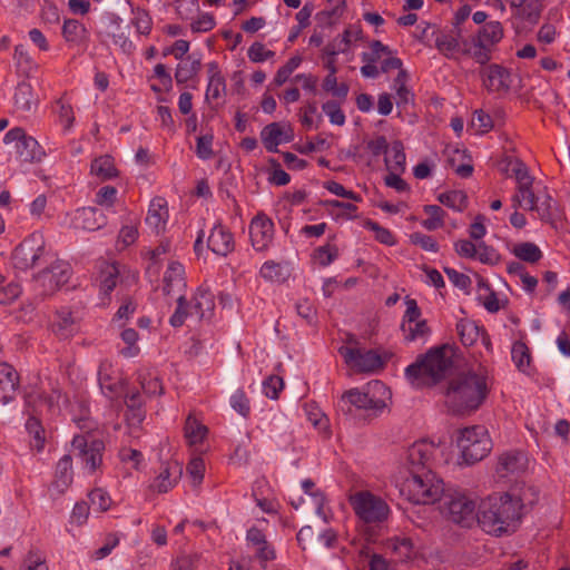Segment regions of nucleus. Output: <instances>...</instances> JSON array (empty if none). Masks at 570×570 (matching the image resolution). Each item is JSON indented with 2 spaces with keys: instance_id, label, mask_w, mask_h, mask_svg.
Instances as JSON below:
<instances>
[{
  "instance_id": "603ef678",
  "label": "nucleus",
  "mask_w": 570,
  "mask_h": 570,
  "mask_svg": "<svg viewBox=\"0 0 570 570\" xmlns=\"http://www.w3.org/2000/svg\"><path fill=\"white\" fill-rule=\"evenodd\" d=\"M499 169L502 174H504L508 177H515L517 178V171L521 169V171H529L525 164L512 156H504L499 163H498Z\"/></svg>"
},
{
  "instance_id": "a19ab883",
  "label": "nucleus",
  "mask_w": 570,
  "mask_h": 570,
  "mask_svg": "<svg viewBox=\"0 0 570 570\" xmlns=\"http://www.w3.org/2000/svg\"><path fill=\"white\" fill-rule=\"evenodd\" d=\"M512 253L519 259L530 264H534L542 258V252L540 250V248L535 244L530 242H524L514 245Z\"/></svg>"
},
{
  "instance_id": "b1692460",
  "label": "nucleus",
  "mask_w": 570,
  "mask_h": 570,
  "mask_svg": "<svg viewBox=\"0 0 570 570\" xmlns=\"http://www.w3.org/2000/svg\"><path fill=\"white\" fill-rule=\"evenodd\" d=\"M168 218L167 202L163 197H156L150 202L149 209L146 216V225L150 228L151 233L159 235L164 230Z\"/></svg>"
},
{
  "instance_id": "0e129e2a",
  "label": "nucleus",
  "mask_w": 570,
  "mask_h": 570,
  "mask_svg": "<svg viewBox=\"0 0 570 570\" xmlns=\"http://www.w3.org/2000/svg\"><path fill=\"white\" fill-rule=\"evenodd\" d=\"M410 239L412 244L420 246L424 250L433 253H436L439 250V244L430 235L416 232L410 235Z\"/></svg>"
},
{
  "instance_id": "f3484780",
  "label": "nucleus",
  "mask_w": 570,
  "mask_h": 570,
  "mask_svg": "<svg viewBox=\"0 0 570 570\" xmlns=\"http://www.w3.org/2000/svg\"><path fill=\"white\" fill-rule=\"evenodd\" d=\"M249 236L256 250H266L274 237V223L264 213H258L250 222Z\"/></svg>"
},
{
  "instance_id": "49530a36",
  "label": "nucleus",
  "mask_w": 570,
  "mask_h": 570,
  "mask_svg": "<svg viewBox=\"0 0 570 570\" xmlns=\"http://www.w3.org/2000/svg\"><path fill=\"white\" fill-rule=\"evenodd\" d=\"M407 72L405 70H400L396 78L394 79V87L396 89V105L397 107L402 105H407L410 101L413 100L414 95L411 92V90L406 86L407 81Z\"/></svg>"
},
{
  "instance_id": "f03ea898",
  "label": "nucleus",
  "mask_w": 570,
  "mask_h": 570,
  "mask_svg": "<svg viewBox=\"0 0 570 570\" xmlns=\"http://www.w3.org/2000/svg\"><path fill=\"white\" fill-rule=\"evenodd\" d=\"M454 348L450 344L431 347L405 370L416 387H432L444 381L453 367Z\"/></svg>"
},
{
  "instance_id": "393cba45",
  "label": "nucleus",
  "mask_w": 570,
  "mask_h": 570,
  "mask_svg": "<svg viewBox=\"0 0 570 570\" xmlns=\"http://www.w3.org/2000/svg\"><path fill=\"white\" fill-rule=\"evenodd\" d=\"M106 215L95 207H83L76 212L75 224L83 230L95 232L106 225Z\"/></svg>"
},
{
  "instance_id": "774afa93",
  "label": "nucleus",
  "mask_w": 570,
  "mask_h": 570,
  "mask_svg": "<svg viewBox=\"0 0 570 570\" xmlns=\"http://www.w3.org/2000/svg\"><path fill=\"white\" fill-rule=\"evenodd\" d=\"M138 379L142 392H163L164 390L160 380L153 373H140Z\"/></svg>"
},
{
  "instance_id": "6ab92c4d",
  "label": "nucleus",
  "mask_w": 570,
  "mask_h": 570,
  "mask_svg": "<svg viewBox=\"0 0 570 570\" xmlns=\"http://www.w3.org/2000/svg\"><path fill=\"white\" fill-rule=\"evenodd\" d=\"M517 193L512 197L513 207H521L525 210L537 209V196L532 189L533 177L529 171H517Z\"/></svg>"
},
{
  "instance_id": "4468645a",
  "label": "nucleus",
  "mask_w": 570,
  "mask_h": 570,
  "mask_svg": "<svg viewBox=\"0 0 570 570\" xmlns=\"http://www.w3.org/2000/svg\"><path fill=\"white\" fill-rule=\"evenodd\" d=\"M337 406L351 414L353 410H364L370 415H376L386 407V400L377 399L376 394H341Z\"/></svg>"
},
{
  "instance_id": "c85d7f7f",
  "label": "nucleus",
  "mask_w": 570,
  "mask_h": 570,
  "mask_svg": "<svg viewBox=\"0 0 570 570\" xmlns=\"http://www.w3.org/2000/svg\"><path fill=\"white\" fill-rule=\"evenodd\" d=\"M55 476V488L59 493H63L73 478L71 454H66L58 461Z\"/></svg>"
},
{
  "instance_id": "7ed1b4c3",
  "label": "nucleus",
  "mask_w": 570,
  "mask_h": 570,
  "mask_svg": "<svg viewBox=\"0 0 570 570\" xmlns=\"http://www.w3.org/2000/svg\"><path fill=\"white\" fill-rule=\"evenodd\" d=\"M80 414L73 416V421L80 430L81 434H76L71 441V453L80 460L82 469L87 473H94L102 463V454L105 443L96 438L90 431L95 424L89 419V409L83 401H79Z\"/></svg>"
},
{
  "instance_id": "2f4dec72",
  "label": "nucleus",
  "mask_w": 570,
  "mask_h": 570,
  "mask_svg": "<svg viewBox=\"0 0 570 570\" xmlns=\"http://www.w3.org/2000/svg\"><path fill=\"white\" fill-rule=\"evenodd\" d=\"M262 141L268 151L276 153L277 146L283 141H288L291 136H284V131L278 122H272L265 126L261 132Z\"/></svg>"
},
{
  "instance_id": "ea45409f",
  "label": "nucleus",
  "mask_w": 570,
  "mask_h": 570,
  "mask_svg": "<svg viewBox=\"0 0 570 570\" xmlns=\"http://www.w3.org/2000/svg\"><path fill=\"white\" fill-rule=\"evenodd\" d=\"M301 487L303 492L312 498L317 517L322 518L325 522H328L327 514L324 511V494L320 490L315 489V483L311 479L303 480Z\"/></svg>"
},
{
  "instance_id": "5701e85b",
  "label": "nucleus",
  "mask_w": 570,
  "mask_h": 570,
  "mask_svg": "<svg viewBox=\"0 0 570 570\" xmlns=\"http://www.w3.org/2000/svg\"><path fill=\"white\" fill-rule=\"evenodd\" d=\"M207 247L219 256H227L235 248L233 234L223 225H215L208 236Z\"/></svg>"
},
{
  "instance_id": "6e6d98bb",
  "label": "nucleus",
  "mask_w": 570,
  "mask_h": 570,
  "mask_svg": "<svg viewBox=\"0 0 570 570\" xmlns=\"http://www.w3.org/2000/svg\"><path fill=\"white\" fill-rule=\"evenodd\" d=\"M88 498L94 511L104 512L110 507V497L102 489L92 490Z\"/></svg>"
},
{
  "instance_id": "69168bd1",
  "label": "nucleus",
  "mask_w": 570,
  "mask_h": 570,
  "mask_svg": "<svg viewBox=\"0 0 570 570\" xmlns=\"http://www.w3.org/2000/svg\"><path fill=\"white\" fill-rule=\"evenodd\" d=\"M197 564V554H181L171 561L170 570H196Z\"/></svg>"
},
{
  "instance_id": "5fc2aeb1",
  "label": "nucleus",
  "mask_w": 570,
  "mask_h": 570,
  "mask_svg": "<svg viewBox=\"0 0 570 570\" xmlns=\"http://www.w3.org/2000/svg\"><path fill=\"white\" fill-rule=\"evenodd\" d=\"M364 225L366 228L375 233V239L381 244L393 246L396 243L392 232L385 227L380 226L376 222L367 219Z\"/></svg>"
},
{
  "instance_id": "338daca9",
  "label": "nucleus",
  "mask_w": 570,
  "mask_h": 570,
  "mask_svg": "<svg viewBox=\"0 0 570 570\" xmlns=\"http://www.w3.org/2000/svg\"><path fill=\"white\" fill-rule=\"evenodd\" d=\"M275 56V52L265 48L262 42H254L248 49V58L253 62H263Z\"/></svg>"
},
{
  "instance_id": "8fccbe9b",
  "label": "nucleus",
  "mask_w": 570,
  "mask_h": 570,
  "mask_svg": "<svg viewBox=\"0 0 570 570\" xmlns=\"http://www.w3.org/2000/svg\"><path fill=\"white\" fill-rule=\"evenodd\" d=\"M456 332L460 341L465 346H471L476 341L478 327L469 320H461L456 324Z\"/></svg>"
},
{
  "instance_id": "4d7b16f0",
  "label": "nucleus",
  "mask_w": 570,
  "mask_h": 570,
  "mask_svg": "<svg viewBox=\"0 0 570 570\" xmlns=\"http://www.w3.org/2000/svg\"><path fill=\"white\" fill-rule=\"evenodd\" d=\"M476 258L483 264L495 265L500 261V255L493 247L480 242L476 244Z\"/></svg>"
},
{
  "instance_id": "052dcab7",
  "label": "nucleus",
  "mask_w": 570,
  "mask_h": 570,
  "mask_svg": "<svg viewBox=\"0 0 570 570\" xmlns=\"http://www.w3.org/2000/svg\"><path fill=\"white\" fill-rule=\"evenodd\" d=\"M138 337V333L134 328H126L121 332V338L127 344V347L121 351L125 356L138 354L139 347L136 345Z\"/></svg>"
},
{
  "instance_id": "13d9d810",
  "label": "nucleus",
  "mask_w": 570,
  "mask_h": 570,
  "mask_svg": "<svg viewBox=\"0 0 570 570\" xmlns=\"http://www.w3.org/2000/svg\"><path fill=\"white\" fill-rule=\"evenodd\" d=\"M261 275L268 281H283L285 279L284 268L279 263L267 261L261 268Z\"/></svg>"
},
{
  "instance_id": "423d86ee",
  "label": "nucleus",
  "mask_w": 570,
  "mask_h": 570,
  "mask_svg": "<svg viewBox=\"0 0 570 570\" xmlns=\"http://www.w3.org/2000/svg\"><path fill=\"white\" fill-rule=\"evenodd\" d=\"M441 513L451 522L470 528L479 521L475 501L461 491H453L443 497Z\"/></svg>"
},
{
  "instance_id": "0eeeda50",
  "label": "nucleus",
  "mask_w": 570,
  "mask_h": 570,
  "mask_svg": "<svg viewBox=\"0 0 570 570\" xmlns=\"http://www.w3.org/2000/svg\"><path fill=\"white\" fill-rule=\"evenodd\" d=\"M348 501L356 517L364 523H382L390 514L385 500L367 490L352 493Z\"/></svg>"
},
{
  "instance_id": "680f3d73",
  "label": "nucleus",
  "mask_w": 570,
  "mask_h": 570,
  "mask_svg": "<svg viewBox=\"0 0 570 570\" xmlns=\"http://www.w3.org/2000/svg\"><path fill=\"white\" fill-rule=\"evenodd\" d=\"M119 456L124 463L129 464L131 468L136 470H140L144 463V455L140 451L124 448L119 452Z\"/></svg>"
},
{
  "instance_id": "de8ad7c7",
  "label": "nucleus",
  "mask_w": 570,
  "mask_h": 570,
  "mask_svg": "<svg viewBox=\"0 0 570 570\" xmlns=\"http://www.w3.org/2000/svg\"><path fill=\"white\" fill-rule=\"evenodd\" d=\"M202 453L194 455L187 464L186 471L191 480V485L197 488L200 485L205 473V462L200 456Z\"/></svg>"
},
{
  "instance_id": "a18cd8bd",
  "label": "nucleus",
  "mask_w": 570,
  "mask_h": 570,
  "mask_svg": "<svg viewBox=\"0 0 570 570\" xmlns=\"http://www.w3.org/2000/svg\"><path fill=\"white\" fill-rule=\"evenodd\" d=\"M26 430L29 433V435L32 438L31 446L36 449L37 451H41L43 449L46 436H45V430L40 423V421L35 417L30 416L26 422Z\"/></svg>"
},
{
  "instance_id": "412c9836",
  "label": "nucleus",
  "mask_w": 570,
  "mask_h": 570,
  "mask_svg": "<svg viewBox=\"0 0 570 570\" xmlns=\"http://www.w3.org/2000/svg\"><path fill=\"white\" fill-rule=\"evenodd\" d=\"M181 474L183 469L178 462L164 463L151 483V489L158 493H167L178 483Z\"/></svg>"
},
{
  "instance_id": "e433bc0d",
  "label": "nucleus",
  "mask_w": 570,
  "mask_h": 570,
  "mask_svg": "<svg viewBox=\"0 0 570 570\" xmlns=\"http://www.w3.org/2000/svg\"><path fill=\"white\" fill-rule=\"evenodd\" d=\"M62 36L67 42L80 45L87 40V29L78 20L68 19L63 23Z\"/></svg>"
},
{
  "instance_id": "79ce46f5",
  "label": "nucleus",
  "mask_w": 570,
  "mask_h": 570,
  "mask_svg": "<svg viewBox=\"0 0 570 570\" xmlns=\"http://www.w3.org/2000/svg\"><path fill=\"white\" fill-rule=\"evenodd\" d=\"M438 200L454 210L463 212L468 206V197L462 190H451L438 196Z\"/></svg>"
},
{
  "instance_id": "c756f323",
  "label": "nucleus",
  "mask_w": 570,
  "mask_h": 570,
  "mask_svg": "<svg viewBox=\"0 0 570 570\" xmlns=\"http://www.w3.org/2000/svg\"><path fill=\"white\" fill-rule=\"evenodd\" d=\"M461 29L452 30L450 33L441 32L435 38L436 49L446 58H452L454 52L460 50Z\"/></svg>"
},
{
  "instance_id": "dca6fc26",
  "label": "nucleus",
  "mask_w": 570,
  "mask_h": 570,
  "mask_svg": "<svg viewBox=\"0 0 570 570\" xmlns=\"http://www.w3.org/2000/svg\"><path fill=\"white\" fill-rule=\"evenodd\" d=\"M49 327L59 340H68L79 332L80 321L73 315L70 307L62 306L55 311Z\"/></svg>"
},
{
  "instance_id": "39448f33",
  "label": "nucleus",
  "mask_w": 570,
  "mask_h": 570,
  "mask_svg": "<svg viewBox=\"0 0 570 570\" xmlns=\"http://www.w3.org/2000/svg\"><path fill=\"white\" fill-rule=\"evenodd\" d=\"M456 446L463 464L472 465L483 460L492 449V441L483 425L462 429L456 438Z\"/></svg>"
},
{
  "instance_id": "2eb2a0df",
  "label": "nucleus",
  "mask_w": 570,
  "mask_h": 570,
  "mask_svg": "<svg viewBox=\"0 0 570 570\" xmlns=\"http://www.w3.org/2000/svg\"><path fill=\"white\" fill-rule=\"evenodd\" d=\"M16 142L17 154L23 161L40 160L43 151L38 141L28 136L26 130L21 127L10 129L4 136V142Z\"/></svg>"
},
{
  "instance_id": "7c9ffc66",
  "label": "nucleus",
  "mask_w": 570,
  "mask_h": 570,
  "mask_svg": "<svg viewBox=\"0 0 570 570\" xmlns=\"http://www.w3.org/2000/svg\"><path fill=\"white\" fill-rule=\"evenodd\" d=\"M209 82L207 86L206 98L217 100L226 90V82L224 76L220 73L218 65L210 62L207 65Z\"/></svg>"
},
{
  "instance_id": "a211bd4d",
  "label": "nucleus",
  "mask_w": 570,
  "mask_h": 570,
  "mask_svg": "<svg viewBox=\"0 0 570 570\" xmlns=\"http://www.w3.org/2000/svg\"><path fill=\"white\" fill-rule=\"evenodd\" d=\"M487 394H445L444 404L453 415L465 416L476 411Z\"/></svg>"
},
{
  "instance_id": "bf43d9fd",
  "label": "nucleus",
  "mask_w": 570,
  "mask_h": 570,
  "mask_svg": "<svg viewBox=\"0 0 570 570\" xmlns=\"http://www.w3.org/2000/svg\"><path fill=\"white\" fill-rule=\"evenodd\" d=\"M213 140L214 136L212 134L202 135L197 138L196 155L200 159H210L214 156Z\"/></svg>"
},
{
  "instance_id": "20e7f679",
  "label": "nucleus",
  "mask_w": 570,
  "mask_h": 570,
  "mask_svg": "<svg viewBox=\"0 0 570 570\" xmlns=\"http://www.w3.org/2000/svg\"><path fill=\"white\" fill-rule=\"evenodd\" d=\"M400 493L414 504H432L444 493V484L432 469L412 471L401 484Z\"/></svg>"
},
{
  "instance_id": "f257e3e1",
  "label": "nucleus",
  "mask_w": 570,
  "mask_h": 570,
  "mask_svg": "<svg viewBox=\"0 0 570 570\" xmlns=\"http://www.w3.org/2000/svg\"><path fill=\"white\" fill-rule=\"evenodd\" d=\"M523 504L510 494H492L482 499L478 505V524L489 534L502 535L515 531Z\"/></svg>"
},
{
  "instance_id": "864d4df0",
  "label": "nucleus",
  "mask_w": 570,
  "mask_h": 570,
  "mask_svg": "<svg viewBox=\"0 0 570 570\" xmlns=\"http://www.w3.org/2000/svg\"><path fill=\"white\" fill-rule=\"evenodd\" d=\"M323 111L328 116L330 121L336 126L345 124V115L341 108V102L336 100H328L322 106Z\"/></svg>"
},
{
  "instance_id": "f704fd0d",
  "label": "nucleus",
  "mask_w": 570,
  "mask_h": 570,
  "mask_svg": "<svg viewBox=\"0 0 570 570\" xmlns=\"http://www.w3.org/2000/svg\"><path fill=\"white\" fill-rule=\"evenodd\" d=\"M119 268L115 263L104 262L100 266L99 286L104 294L109 295L117 286Z\"/></svg>"
},
{
  "instance_id": "9d476101",
  "label": "nucleus",
  "mask_w": 570,
  "mask_h": 570,
  "mask_svg": "<svg viewBox=\"0 0 570 570\" xmlns=\"http://www.w3.org/2000/svg\"><path fill=\"white\" fill-rule=\"evenodd\" d=\"M438 453L443 454L441 443L435 444L431 440H419L406 450V465L412 471H426L432 463L438 461Z\"/></svg>"
},
{
  "instance_id": "aec40b11",
  "label": "nucleus",
  "mask_w": 570,
  "mask_h": 570,
  "mask_svg": "<svg viewBox=\"0 0 570 570\" xmlns=\"http://www.w3.org/2000/svg\"><path fill=\"white\" fill-rule=\"evenodd\" d=\"M483 86L490 92H507L511 85V75L500 65H490L480 72Z\"/></svg>"
},
{
  "instance_id": "c9c22d12",
  "label": "nucleus",
  "mask_w": 570,
  "mask_h": 570,
  "mask_svg": "<svg viewBox=\"0 0 570 570\" xmlns=\"http://www.w3.org/2000/svg\"><path fill=\"white\" fill-rule=\"evenodd\" d=\"M200 69V59H191V57L188 56L185 60L178 63L175 72V79L178 83H185L196 77Z\"/></svg>"
},
{
  "instance_id": "37998d69",
  "label": "nucleus",
  "mask_w": 570,
  "mask_h": 570,
  "mask_svg": "<svg viewBox=\"0 0 570 570\" xmlns=\"http://www.w3.org/2000/svg\"><path fill=\"white\" fill-rule=\"evenodd\" d=\"M423 210L429 218L422 222V226L428 230H435L444 226L445 212L438 205H425Z\"/></svg>"
},
{
  "instance_id": "bb28decb",
  "label": "nucleus",
  "mask_w": 570,
  "mask_h": 570,
  "mask_svg": "<svg viewBox=\"0 0 570 570\" xmlns=\"http://www.w3.org/2000/svg\"><path fill=\"white\" fill-rule=\"evenodd\" d=\"M16 111L27 114L35 110L38 106V99L33 97L32 87L28 82H20L16 87L14 96Z\"/></svg>"
},
{
  "instance_id": "4be33fe9",
  "label": "nucleus",
  "mask_w": 570,
  "mask_h": 570,
  "mask_svg": "<svg viewBox=\"0 0 570 570\" xmlns=\"http://www.w3.org/2000/svg\"><path fill=\"white\" fill-rule=\"evenodd\" d=\"M185 439L195 452L204 453L207 451L205 441L207 440L208 429L193 413H190L185 422Z\"/></svg>"
},
{
  "instance_id": "9b49d317",
  "label": "nucleus",
  "mask_w": 570,
  "mask_h": 570,
  "mask_svg": "<svg viewBox=\"0 0 570 570\" xmlns=\"http://www.w3.org/2000/svg\"><path fill=\"white\" fill-rule=\"evenodd\" d=\"M46 254L45 239L39 234H32L20 243L12 253L14 268L27 271L33 268Z\"/></svg>"
},
{
  "instance_id": "6e6552de",
  "label": "nucleus",
  "mask_w": 570,
  "mask_h": 570,
  "mask_svg": "<svg viewBox=\"0 0 570 570\" xmlns=\"http://www.w3.org/2000/svg\"><path fill=\"white\" fill-rule=\"evenodd\" d=\"M502 38V24L499 21H490L479 29L471 38V47H465L462 52L470 55L478 63L487 65L492 58L494 47Z\"/></svg>"
},
{
  "instance_id": "cd10ccee",
  "label": "nucleus",
  "mask_w": 570,
  "mask_h": 570,
  "mask_svg": "<svg viewBox=\"0 0 570 570\" xmlns=\"http://www.w3.org/2000/svg\"><path fill=\"white\" fill-rule=\"evenodd\" d=\"M214 307V296L210 294V292L207 289L198 288L191 299L189 314L195 315L202 320L204 317L210 316Z\"/></svg>"
},
{
  "instance_id": "ddd939ff",
  "label": "nucleus",
  "mask_w": 570,
  "mask_h": 570,
  "mask_svg": "<svg viewBox=\"0 0 570 570\" xmlns=\"http://www.w3.org/2000/svg\"><path fill=\"white\" fill-rule=\"evenodd\" d=\"M71 267L67 262L56 261L50 267L38 273L36 279L43 294H52L69 282Z\"/></svg>"
},
{
  "instance_id": "a878e982",
  "label": "nucleus",
  "mask_w": 570,
  "mask_h": 570,
  "mask_svg": "<svg viewBox=\"0 0 570 570\" xmlns=\"http://www.w3.org/2000/svg\"><path fill=\"white\" fill-rule=\"evenodd\" d=\"M528 458L521 451L507 452L499 459L497 472L500 476L515 474L527 469Z\"/></svg>"
},
{
  "instance_id": "58836bf2",
  "label": "nucleus",
  "mask_w": 570,
  "mask_h": 570,
  "mask_svg": "<svg viewBox=\"0 0 570 570\" xmlns=\"http://www.w3.org/2000/svg\"><path fill=\"white\" fill-rule=\"evenodd\" d=\"M406 156L401 140H394L391 145V156L385 157L387 170L404 173Z\"/></svg>"
},
{
  "instance_id": "e2e57ef3",
  "label": "nucleus",
  "mask_w": 570,
  "mask_h": 570,
  "mask_svg": "<svg viewBox=\"0 0 570 570\" xmlns=\"http://www.w3.org/2000/svg\"><path fill=\"white\" fill-rule=\"evenodd\" d=\"M471 126L476 129L478 132L484 134L492 129L493 121L490 115L483 110H476L473 114Z\"/></svg>"
},
{
  "instance_id": "09e8293b",
  "label": "nucleus",
  "mask_w": 570,
  "mask_h": 570,
  "mask_svg": "<svg viewBox=\"0 0 570 570\" xmlns=\"http://www.w3.org/2000/svg\"><path fill=\"white\" fill-rule=\"evenodd\" d=\"M513 8L522 9V13L529 21H535L540 17L542 6L539 0H509Z\"/></svg>"
},
{
  "instance_id": "c03bdc74",
  "label": "nucleus",
  "mask_w": 570,
  "mask_h": 570,
  "mask_svg": "<svg viewBox=\"0 0 570 570\" xmlns=\"http://www.w3.org/2000/svg\"><path fill=\"white\" fill-rule=\"evenodd\" d=\"M19 387L18 372L8 363H0V390L16 391Z\"/></svg>"
},
{
  "instance_id": "473e14b6",
  "label": "nucleus",
  "mask_w": 570,
  "mask_h": 570,
  "mask_svg": "<svg viewBox=\"0 0 570 570\" xmlns=\"http://www.w3.org/2000/svg\"><path fill=\"white\" fill-rule=\"evenodd\" d=\"M90 171L102 181L118 176V170L115 166L114 158L109 155L96 158L91 163Z\"/></svg>"
},
{
  "instance_id": "72a5a7b5",
  "label": "nucleus",
  "mask_w": 570,
  "mask_h": 570,
  "mask_svg": "<svg viewBox=\"0 0 570 570\" xmlns=\"http://www.w3.org/2000/svg\"><path fill=\"white\" fill-rule=\"evenodd\" d=\"M164 283L163 289L166 295H169L175 288H184L186 285L184 281V266L178 262L170 263L164 276Z\"/></svg>"
},
{
  "instance_id": "f8f14e48",
  "label": "nucleus",
  "mask_w": 570,
  "mask_h": 570,
  "mask_svg": "<svg viewBox=\"0 0 570 570\" xmlns=\"http://www.w3.org/2000/svg\"><path fill=\"white\" fill-rule=\"evenodd\" d=\"M338 352L347 366L356 372H373L383 366L381 356L373 350L342 346Z\"/></svg>"
},
{
  "instance_id": "1a4fd4ad",
  "label": "nucleus",
  "mask_w": 570,
  "mask_h": 570,
  "mask_svg": "<svg viewBox=\"0 0 570 570\" xmlns=\"http://www.w3.org/2000/svg\"><path fill=\"white\" fill-rule=\"evenodd\" d=\"M493 389L492 379L482 365L458 373L449 383L446 392H488Z\"/></svg>"
},
{
  "instance_id": "3c124183",
  "label": "nucleus",
  "mask_w": 570,
  "mask_h": 570,
  "mask_svg": "<svg viewBox=\"0 0 570 570\" xmlns=\"http://www.w3.org/2000/svg\"><path fill=\"white\" fill-rule=\"evenodd\" d=\"M323 89L326 92H331L334 97L344 101L348 95L350 87L347 83H337L336 75L328 73L322 83Z\"/></svg>"
},
{
  "instance_id": "4c0bfd02",
  "label": "nucleus",
  "mask_w": 570,
  "mask_h": 570,
  "mask_svg": "<svg viewBox=\"0 0 570 570\" xmlns=\"http://www.w3.org/2000/svg\"><path fill=\"white\" fill-rule=\"evenodd\" d=\"M387 548L401 561H405L415 554V546L412 540L407 537H395L389 540Z\"/></svg>"
}]
</instances>
